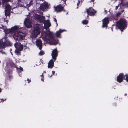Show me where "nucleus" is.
I'll use <instances>...</instances> for the list:
<instances>
[{
	"mask_svg": "<svg viewBox=\"0 0 128 128\" xmlns=\"http://www.w3.org/2000/svg\"><path fill=\"white\" fill-rule=\"evenodd\" d=\"M22 28L19 26H15L12 27L9 30L11 34H14V38L16 41H20L25 39L26 34L20 32L21 29Z\"/></svg>",
	"mask_w": 128,
	"mask_h": 128,
	"instance_id": "obj_1",
	"label": "nucleus"
},
{
	"mask_svg": "<svg viewBox=\"0 0 128 128\" xmlns=\"http://www.w3.org/2000/svg\"><path fill=\"white\" fill-rule=\"evenodd\" d=\"M42 38L45 40H48L50 42H52L54 40L53 34L52 32H49L47 34L44 32L42 35Z\"/></svg>",
	"mask_w": 128,
	"mask_h": 128,
	"instance_id": "obj_2",
	"label": "nucleus"
},
{
	"mask_svg": "<svg viewBox=\"0 0 128 128\" xmlns=\"http://www.w3.org/2000/svg\"><path fill=\"white\" fill-rule=\"evenodd\" d=\"M41 28L39 24L36 25L34 27V30L32 32V36L36 38L39 34L40 33V29Z\"/></svg>",
	"mask_w": 128,
	"mask_h": 128,
	"instance_id": "obj_3",
	"label": "nucleus"
},
{
	"mask_svg": "<svg viewBox=\"0 0 128 128\" xmlns=\"http://www.w3.org/2000/svg\"><path fill=\"white\" fill-rule=\"evenodd\" d=\"M126 22V21L125 20L121 19L117 23V25L118 27L120 29L121 31H123L122 29L125 28Z\"/></svg>",
	"mask_w": 128,
	"mask_h": 128,
	"instance_id": "obj_4",
	"label": "nucleus"
},
{
	"mask_svg": "<svg viewBox=\"0 0 128 128\" xmlns=\"http://www.w3.org/2000/svg\"><path fill=\"white\" fill-rule=\"evenodd\" d=\"M14 46L16 48L15 53L18 55H20V51L23 49V46L20 42H16L14 44Z\"/></svg>",
	"mask_w": 128,
	"mask_h": 128,
	"instance_id": "obj_5",
	"label": "nucleus"
},
{
	"mask_svg": "<svg viewBox=\"0 0 128 128\" xmlns=\"http://www.w3.org/2000/svg\"><path fill=\"white\" fill-rule=\"evenodd\" d=\"M26 18L24 22V25L26 26L28 28H30L32 26V22L30 17H28Z\"/></svg>",
	"mask_w": 128,
	"mask_h": 128,
	"instance_id": "obj_6",
	"label": "nucleus"
},
{
	"mask_svg": "<svg viewBox=\"0 0 128 128\" xmlns=\"http://www.w3.org/2000/svg\"><path fill=\"white\" fill-rule=\"evenodd\" d=\"M86 12L87 13V17H88V15L91 16H93L96 12V11L92 8H90L88 9H87Z\"/></svg>",
	"mask_w": 128,
	"mask_h": 128,
	"instance_id": "obj_7",
	"label": "nucleus"
},
{
	"mask_svg": "<svg viewBox=\"0 0 128 128\" xmlns=\"http://www.w3.org/2000/svg\"><path fill=\"white\" fill-rule=\"evenodd\" d=\"M58 55V52L57 48H55L52 51L51 54V56L52 58L55 61L56 59V57Z\"/></svg>",
	"mask_w": 128,
	"mask_h": 128,
	"instance_id": "obj_8",
	"label": "nucleus"
},
{
	"mask_svg": "<svg viewBox=\"0 0 128 128\" xmlns=\"http://www.w3.org/2000/svg\"><path fill=\"white\" fill-rule=\"evenodd\" d=\"M49 6L48 3L46 2H44V3L41 4L40 5V8L42 10H44L48 8Z\"/></svg>",
	"mask_w": 128,
	"mask_h": 128,
	"instance_id": "obj_9",
	"label": "nucleus"
},
{
	"mask_svg": "<svg viewBox=\"0 0 128 128\" xmlns=\"http://www.w3.org/2000/svg\"><path fill=\"white\" fill-rule=\"evenodd\" d=\"M124 76L122 73L120 74L117 78V81L119 82H121L123 81Z\"/></svg>",
	"mask_w": 128,
	"mask_h": 128,
	"instance_id": "obj_10",
	"label": "nucleus"
},
{
	"mask_svg": "<svg viewBox=\"0 0 128 128\" xmlns=\"http://www.w3.org/2000/svg\"><path fill=\"white\" fill-rule=\"evenodd\" d=\"M36 45L39 48L40 50H41L42 48V44L41 40L40 39L37 40L36 41Z\"/></svg>",
	"mask_w": 128,
	"mask_h": 128,
	"instance_id": "obj_11",
	"label": "nucleus"
},
{
	"mask_svg": "<svg viewBox=\"0 0 128 128\" xmlns=\"http://www.w3.org/2000/svg\"><path fill=\"white\" fill-rule=\"evenodd\" d=\"M63 7L61 5L59 4L56 7H54L55 11L58 12H60L62 11L63 8Z\"/></svg>",
	"mask_w": 128,
	"mask_h": 128,
	"instance_id": "obj_12",
	"label": "nucleus"
},
{
	"mask_svg": "<svg viewBox=\"0 0 128 128\" xmlns=\"http://www.w3.org/2000/svg\"><path fill=\"white\" fill-rule=\"evenodd\" d=\"M102 27H104L106 26L108 22V18H105L104 19L102 20Z\"/></svg>",
	"mask_w": 128,
	"mask_h": 128,
	"instance_id": "obj_13",
	"label": "nucleus"
},
{
	"mask_svg": "<svg viewBox=\"0 0 128 128\" xmlns=\"http://www.w3.org/2000/svg\"><path fill=\"white\" fill-rule=\"evenodd\" d=\"M54 66V62L53 60L51 59L50 60L48 64V68H52Z\"/></svg>",
	"mask_w": 128,
	"mask_h": 128,
	"instance_id": "obj_14",
	"label": "nucleus"
},
{
	"mask_svg": "<svg viewBox=\"0 0 128 128\" xmlns=\"http://www.w3.org/2000/svg\"><path fill=\"white\" fill-rule=\"evenodd\" d=\"M51 26L50 22L48 20L46 21L44 23V27L45 29H47Z\"/></svg>",
	"mask_w": 128,
	"mask_h": 128,
	"instance_id": "obj_15",
	"label": "nucleus"
},
{
	"mask_svg": "<svg viewBox=\"0 0 128 128\" xmlns=\"http://www.w3.org/2000/svg\"><path fill=\"white\" fill-rule=\"evenodd\" d=\"M83 0H78L76 1L75 2L76 4H77V7H76L77 8H78V6L80 5Z\"/></svg>",
	"mask_w": 128,
	"mask_h": 128,
	"instance_id": "obj_16",
	"label": "nucleus"
},
{
	"mask_svg": "<svg viewBox=\"0 0 128 128\" xmlns=\"http://www.w3.org/2000/svg\"><path fill=\"white\" fill-rule=\"evenodd\" d=\"M12 8L11 7L9 4H7L5 6V9L6 10L10 11Z\"/></svg>",
	"mask_w": 128,
	"mask_h": 128,
	"instance_id": "obj_17",
	"label": "nucleus"
},
{
	"mask_svg": "<svg viewBox=\"0 0 128 128\" xmlns=\"http://www.w3.org/2000/svg\"><path fill=\"white\" fill-rule=\"evenodd\" d=\"M35 0H31L27 5V8H29L34 2Z\"/></svg>",
	"mask_w": 128,
	"mask_h": 128,
	"instance_id": "obj_18",
	"label": "nucleus"
},
{
	"mask_svg": "<svg viewBox=\"0 0 128 128\" xmlns=\"http://www.w3.org/2000/svg\"><path fill=\"white\" fill-rule=\"evenodd\" d=\"M5 46H6L4 42H3L2 41H0V47L1 48H4Z\"/></svg>",
	"mask_w": 128,
	"mask_h": 128,
	"instance_id": "obj_19",
	"label": "nucleus"
},
{
	"mask_svg": "<svg viewBox=\"0 0 128 128\" xmlns=\"http://www.w3.org/2000/svg\"><path fill=\"white\" fill-rule=\"evenodd\" d=\"M6 46H10L11 44L10 42L8 40H6L4 42Z\"/></svg>",
	"mask_w": 128,
	"mask_h": 128,
	"instance_id": "obj_20",
	"label": "nucleus"
},
{
	"mask_svg": "<svg viewBox=\"0 0 128 128\" xmlns=\"http://www.w3.org/2000/svg\"><path fill=\"white\" fill-rule=\"evenodd\" d=\"M63 31L61 30H59L57 31L56 33V35L57 36L60 37L61 33Z\"/></svg>",
	"mask_w": 128,
	"mask_h": 128,
	"instance_id": "obj_21",
	"label": "nucleus"
},
{
	"mask_svg": "<svg viewBox=\"0 0 128 128\" xmlns=\"http://www.w3.org/2000/svg\"><path fill=\"white\" fill-rule=\"evenodd\" d=\"M24 1L21 0H17V2H16V3L21 6L24 3Z\"/></svg>",
	"mask_w": 128,
	"mask_h": 128,
	"instance_id": "obj_22",
	"label": "nucleus"
},
{
	"mask_svg": "<svg viewBox=\"0 0 128 128\" xmlns=\"http://www.w3.org/2000/svg\"><path fill=\"white\" fill-rule=\"evenodd\" d=\"M23 2H24V3L21 6L25 7L27 8V5H28V4L26 3V2L24 0Z\"/></svg>",
	"mask_w": 128,
	"mask_h": 128,
	"instance_id": "obj_23",
	"label": "nucleus"
},
{
	"mask_svg": "<svg viewBox=\"0 0 128 128\" xmlns=\"http://www.w3.org/2000/svg\"><path fill=\"white\" fill-rule=\"evenodd\" d=\"M10 11L9 10H5V14L6 16H7L10 14Z\"/></svg>",
	"mask_w": 128,
	"mask_h": 128,
	"instance_id": "obj_24",
	"label": "nucleus"
},
{
	"mask_svg": "<svg viewBox=\"0 0 128 128\" xmlns=\"http://www.w3.org/2000/svg\"><path fill=\"white\" fill-rule=\"evenodd\" d=\"M10 0H2V3L3 4L6 3Z\"/></svg>",
	"mask_w": 128,
	"mask_h": 128,
	"instance_id": "obj_25",
	"label": "nucleus"
},
{
	"mask_svg": "<svg viewBox=\"0 0 128 128\" xmlns=\"http://www.w3.org/2000/svg\"><path fill=\"white\" fill-rule=\"evenodd\" d=\"M82 23L84 24H86L88 23V21L86 20H84L82 22Z\"/></svg>",
	"mask_w": 128,
	"mask_h": 128,
	"instance_id": "obj_26",
	"label": "nucleus"
},
{
	"mask_svg": "<svg viewBox=\"0 0 128 128\" xmlns=\"http://www.w3.org/2000/svg\"><path fill=\"white\" fill-rule=\"evenodd\" d=\"M123 0H122V2L123 4H124V5H122V4H120V5H122V6H124L125 5H126V6H128V2H127L126 3H125L123 1Z\"/></svg>",
	"mask_w": 128,
	"mask_h": 128,
	"instance_id": "obj_27",
	"label": "nucleus"
},
{
	"mask_svg": "<svg viewBox=\"0 0 128 128\" xmlns=\"http://www.w3.org/2000/svg\"><path fill=\"white\" fill-rule=\"evenodd\" d=\"M36 17L38 20H40L41 17L40 16H39L38 15H36Z\"/></svg>",
	"mask_w": 128,
	"mask_h": 128,
	"instance_id": "obj_28",
	"label": "nucleus"
},
{
	"mask_svg": "<svg viewBox=\"0 0 128 128\" xmlns=\"http://www.w3.org/2000/svg\"><path fill=\"white\" fill-rule=\"evenodd\" d=\"M121 14V13L120 12H118L116 14V16L118 17Z\"/></svg>",
	"mask_w": 128,
	"mask_h": 128,
	"instance_id": "obj_29",
	"label": "nucleus"
},
{
	"mask_svg": "<svg viewBox=\"0 0 128 128\" xmlns=\"http://www.w3.org/2000/svg\"><path fill=\"white\" fill-rule=\"evenodd\" d=\"M44 52L41 51V52H40L39 53V54L40 55H42L43 54H44Z\"/></svg>",
	"mask_w": 128,
	"mask_h": 128,
	"instance_id": "obj_30",
	"label": "nucleus"
},
{
	"mask_svg": "<svg viewBox=\"0 0 128 128\" xmlns=\"http://www.w3.org/2000/svg\"><path fill=\"white\" fill-rule=\"evenodd\" d=\"M125 76H126V80L128 82V74L127 75H125Z\"/></svg>",
	"mask_w": 128,
	"mask_h": 128,
	"instance_id": "obj_31",
	"label": "nucleus"
},
{
	"mask_svg": "<svg viewBox=\"0 0 128 128\" xmlns=\"http://www.w3.org/2000/svg\"><path fill=\"white\" fill-rule=\"evenodd\" d=\"M122 0H120V1L121 2H120V4H122L123 5H124V4H123L122 3Z\"/></svg>",
	"mask_w": 128,
	"mask_h": 128,
	"instance_id": "obj_32",
	"label": "nucleus"
},
{
	"mask_svg": "<svg viewBox=\"0 0 128 128\" xmlns=\"http://www.w3.org/2000/svg\"><path fill=\"white\" fill-rule=\"evenodd\" d=\"M4 101V100L3 99H0V102H3Z\"/></svg>",
	"mask_w": 128,
	"mask_h": 128,
	"instance_id": "obj_33",
	"label": "nucleus"
},
{
	"mask_svg": "<svg viewBox=\"0 0 128 128\" xmlns=\"http://www.w3.org/2000/svg\"><path fill=\"white\" fill-rule=\"evenodd\" d=\"M27 80L28 81V83L30 82H31V80H30L28 78L27 79Z\"/></svg>",
	"mask_w": 128,
	"mask_h": 128,
	"instance_id": "obj_34",
	"label": "nucleus"
},
{
	"mask_svg": "<svg viewBox=\"0 0 128 128\" xmlns=\"http://www.w3.org/2000/svg\"><path fill=\"white\" fill-rule=\"evenodd\" d=\"M20 69V70H21V71H23V69L22 68V67H20L19 68Z\"/></svg>",
	"mask_w": 128,
	"mask_h": 128,
	"instance_id": "obj_35",
	"label": "nucleus"
},
{
	"mask_svg": "<svg viewBox=\"0 0 128 128\" xmlns=\"http://www.w3.org/2000/svg\"><path fill=\"white\" fill-rule=\"evenodd\" d=\"M118 6H116V10H117L118 9Z\"/></svg>",
	"mask_w": 128,
	"mask_h": 128,
	"instance_id": "obj_36",
	"label": "nucleus"
},
{
	"mask_svg": "<svg viewBox=\"0 0 128 128\" xmlns=\"http://www.w3.org/2000/svg\"><path fill=\"white\" fill-rule=\"evenodd\" d=\"M55 72L54 71H52V73L53 74H54Z\"/></svg>",
	"mask_w": 128,
	"mask_h": 128,
	"instance_id": "obj_37",
	"label": "nucleus"
},
{
	"mask_svg": "<svg viewBox=\"0 0 128 128\" xmlns=\"http://www.w3.org/2000/svg\"><path fill=\"white\" fill-rule=\"evenodd\" d=\"M54 21L56 23V18H55L54 19Z\"/></svg>",
	"mask_w": 128,
	"mask_h": 128,
	"instance_id": "obj_38",
	"label": "nucleus"
},
{
	"mask_svg": "<svg viewBox=\"0 0 128 128\" xmlns=\"http://www.w3.org/2000/svg\"><path fill=\"white\" fill-rule=\"evenodd\" d=\"M4 22H7V23H8V20H5V19H4Z\"/></svg>",
	"mask_w": 128,
	"mask_h": 128,
	"instance_id": "obj_39",
	"label": "nucleus"
},
{
	"mask_svg": "<svg viewBox=\"0 0 128 128\" xmlns=\"http://www.w3.org/2000/svg\"><path fill=\"white\" fill-rule=\"evenodd\" d=\"M64 2H65L66 1V0H62Z\"/></svg>",
	"mask_w": 128,
	"mask_h": 128,
	"instance_id": "obj_40",
	"label": "nucleus"
},
{
	"mask_svg": "<svg viewBox=\"0 0 128 128\" xmlns=\"http://www.w3.org/2000/svg\"><path fill=\"white\" fill-rule=\"evenodd\" d=\"M38 0V1H44V0Z\"/></svg>",
	"mask_w": 128,
	"mask_h": 128,
	"instance_id": "obj_41",
	"label": "nucleus"
},
{
	"mask_svg": "<svg viewBox=\"0 0 128 128\" xmlns=\"http://www.w3.org/2000/svg\"><path fill=\"white\" fill-rule=\"evenodd\" d=\"M84 13L85 14H86V13H87H87H86V12H84Z\"/></svg>",
	"mask_w": 128,
	"mask_h": 128,
	"instance_id": "obj_42",
	"label": "nucleus"
},
{
	"mask_svg": "<svg viewBox=\"0 0 128 128\" xmlns=\"http://www.w3.org/2000/svg\"><path fill=\"white\" fill-rule=\"evenodd\" d=\"M42 80V81H44V79H42L41 80Z\"/></svg>",
	"mask_w": 128,
	"mask_h": 128,
	"instance_id": "obj_43",
	"label": "nucleus"
},
{
	"mask_svg": "<svg viewBox=\"0 0 128 128\" xmlns=\"http://www.w3.org/2000/svg\"><path fill=\"white\" fill-rule=\"evenodd\" d=\"M1 92V90L0 88V92Z\"/></svg>",
	"mask_w": 128,
	"mask_h": 128,
	"instance_id": "obj_44",
	"label": "nucleus"
},
{
	"mask_svg": "<svg viewBox=\"0 0 128 128\" xmlns=\"http://www.w3.org/2000/svg\"><path fill=\"white\" fill-rule=\"evenodd\" d=\"M1 2L0 1V5H1Z\"/></svg>",
	"mask_w": 128,
	"mask_h": 128,
	"instance_id": "obj_45",
	"label": "nucleus"
},
{
	"mask_svg": "<svg viewBox=\"0 0 128 128\" xmlns=\"http://www.w3.org/2000/svg\"><path fill=\"white\" fill-rule=\"evenodd\" d=\"M43 74H42V76H43Z\"/></svg>",
	"mask_w": 128,
	"mask_h": 128,
	"instance_id": "obj_46",
	"label": "nucleus"
},
{
	"mask_svg": "<svg viewBox=\"0 0 128 128\" xmlns=\"http://www.w3.org/2000/svg\"><path fill=\"white\" fill-rule=\"evenodd\" d=\"M125 96H126V94H125Z\"/></svg>",
	"mask_w": 128,
	"mask_h": 128,
	"instance_id": "obj_47",
	"label": "nucleus"
},
{
	"mask_svg": "<svg viewBox=\"0 0 128 128\" xmlns=\"http://www.w3.org/2000/svg\"><path fill=\"white\" fill-rule=\"evenodd\" d=\"M11 53L12 54V52H11Z\"/></svg>",
	"mask_w": 128,
	"mask_h": 128,
	"instance_id": "obj_48",
	"label": "nucleus"
}]
</instances>
